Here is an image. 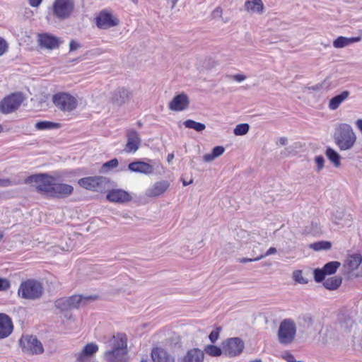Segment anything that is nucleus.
<instances>
[{"label":"nucleus","mask_w":362,"mask_h":362,"mask_svg":"<svg viewBox=\"0 0 362 362\" xmlns=\"http://www.w3.org/2000/svg\"><path fill=\"white\" fill-rule=\"evenodd\" d=\"M362 257L360 254L350 255L346 260L344 266L349 272L356 270L361 264Z\"/></svg>","instance_id":"30"},{"label":"nucleus","mask_w":362,"mask_h":362,"mask_svg":"<svg viewBox=\"0 0 362 362\" xmlns=\"http://www.w3.org/2000/svg\"><path fill=\"white\" fill-rule=\"evenodd\" d=\"M54 105L62 111L71 112L75 110L78 105L77 99L70 93L59 92L52 97Z\"/></svg>","instance_id":"6"},{"label":"nucleus","mask_w":362,"mask_h":362,"mask_svg":"<svg viewBox=\"0 0 362 362\" xmlns=\"http://www.w3.org/2000/svg\"><path fill=\"white\" fill-rule=\"evenodd\" d=\"M174 158V155L173 153L168 154L167 157V160L168 162H170Z\"/></svg>","instance_id":"59"},{"label":"nucleus","mask_w":362,"mask_h":362,"mask_svg":"<svg viewBox=\"0 0 362 362\" xmlns=\"http://www.w3.org/2000/svg\"><path fill=\"white\" fill-rule=\"evenodd\" d=\"M356 140L357 136L350 124L341 123L337 126L334 141L341 151L351 149L355 146Z\"/></svg>","instance_id":"2"},{"label":"nucleus","mask_w":362,"mask_h":362,"mask_svg":"<svg viewBox=\"0 0 362 362\" xmlns=\"http://www.w3.org/2000/svg\"><path fill=\"white\" fill-rule=\"evenodd\" d=\"M22 351L28 355H38L44 352L42 344L35 336L23 335L19 339Z\"/></svg>","instance_id":"5"},{"label":"nucleus","mask_w":362,"mask_h":362,"mask_svg":"<svg viewBox=\"0 0 362 362\" xmlns=\"http://www.w3.org/2000/svg\"><path fill=\"white\" fill-rule=\"evenodd\" d=\"M315 163L317 167V170L320 171L324 168L325 159L322 156H317L315 158Z\"/></svg>","instance_id":"45"},{"label":"nucleus","mask_w":362,"mask_h":362,"mask_svg":"<svg viewBox=\"0 0 362 362\" xmlns=\"http://www.w3.org/2000/svg\"><path fill=\"white\" fill-rule=\"evenodd\" d=\"M250 126L248 124H240L235 127L233 133L236 136H243L246 134L248 132Z\"/></svg>","instance_id":"38"},{"label":"nucleus","mask_w":362,"mask_h":362,"mask_svg":"<svg viewBox=\"0 0 362 362\" xmlns=\"http://www.w3.org/2000/svg\"><path fill=\"white\" fill-rule=\"evenodd\" d=\"M216 159V157L211 153H206L203 156V160L206 163H209Z\"/></svg>","instance_id":"50"},{"label":"nucleus","mask_w":362,"mask_h":362,"mask_svg":"<svg viewBox=\"0 0 362 362\" xmlns=\"http://www.w3.org/2000/svg\"><path fill=\"white\" fill-rule=\"evenodd\" d=\"M26 183L33 184L37 191L50 194L54 179L45 174H37L29 176L25 180Z\"/></svg>","instance_id":"7"},{"label":"nucleus","mask_w":362,"mask_h":362,"mask_svg":"<svg viewBox=\"0 0 362 362\" xmlns=\"http://www.w3.org/2000/svg\"><path fill=\"white\" fill-rule=\"evenodd\" d=\"M342 280L340 277L333 276L328 278L323 282V286L329 290H335L337 289L341 284Z\"/></svg>","instance_id":"32"},{"label":"nucleus","mask_w":362,"mask_h":362,"mask_svg":"<svg viewBox=\"0 0 362 362\" xmlns=\"http://www.w3.org/2000/svg\"><path fill=\"white\" fill-rule=\"evenodd\" d=\"M204 351L211 356H219L223 353L221 349L214 345H207L204 349Z\"/></svg>","instance_id":"37"},{"label":"nucleus","mask_w":362,"mask_h":362,"mask_svg":"<svg viewBox=\"0 0 362 362\" xmlns=\"http://www.w3.org/2000/svg\"><path fill=\"white\" fill-rule=\"evenodd\" d=\"M341 264L340 262H337V261H333V262H329L328 263H327L324 267H323V270L325 271V272L326 273V274H333L336 272V271L337 270V269L340 267Z\"/></svg>","instance_id":"34"},{"label":"nucleus","mask_w":362,"mask_h":362,"mask_svg":"<svg viewBox=\"0 0 362 362\" xmlns=\"http://www.w3.org/2000/svg\"><path fill=\"white\" fill-rule=\"evenodd\" d=\"M245 10L249 13H262L264 4L262 0H247L245 3Z\"/></svg>","instance_id":"29"},{"label":"nucleus","mask_w":362,"mask_h":362,"mask_svg":"<svg viewBox=\"0 0 362 362\" xmlns=\"http://www.w3.org/2000/svg\"><path fill=\"white\" fill-rule=\"evenodd\" d=\"M23 96L20 93H13L5 98L0 103V110L2 113L8 114L19 107L23 101Z\"/></svg>","instance_id":"9"},{"label":"nucleus","mask_w":362,"mask_h":362,"mask_svg":"<svg viewBox=\"0 0 362 362\" xmlns=\"http://www.w3.org/2000/svg\"><path fill=\"white\" fill-rule=\"evenodd\" d=\"M104 358L107 362H123L128 354L127 337L124 333L113 335L107 342Z\"/></svg>","instance_id":"1"},{"label":"nucleus","mask_w":362,"mask_h":362,"mask_svg":"<svg viewBox=\"0 0 362 362\" xmlns=\"http://www.w3.org/2000/svg\"><path fill=\"white\" fill-rule=\"evenodd\" d=\"M107 183V178L102 176L87 177L78 180L80 186L86 189L93 191H102Z\"/></svg>","instance_id":"11"},{"label":"nucleus","mask_w":362,"mask_h":362,"mask_svg":"<svg viewBox=\"0 0 362 362\" xmlns=\"http://www.w3.org/2000/svg\"><path fill=\"white\" fill-rule=\"evenodd\" d=\"M42 1V0H28L29 4L32 7H38L41 4Z\"/></svg>","instance_id":"54"},{"label":"nucleus","mask_w":362,"mask_h":362,"mask_svg":"<svg viewBox=\"0 0 362 362\" xmlns=\"http://www.w3.org/2000/svg\"><path fill=\"white\" fill-rule=\"evenodd\" d=\"M276 252V249L275 247H270L267 252L266 253H264V255H259V257H262V258L264 257H266L267 256H269V255H274Z\"/></svg>","instance_id":"52"},{"label":"nucleus","mask_w":362,"mask_h":362,"mask_svg":"<svg viewBox=\"0 0 362 362\" xmlns=\"http://www.w3.org/2000/svg\"><path fill=\"white\" fill-rule=\"evenodd\" d=\"M326 273L322 269H316L314 271V278L317 282H321L324 280Z\"/></svg>","instance_id":"41"},{"label":"nucleus","mask_w":362,"mask_h":362,"mask_svg":"<svg viewBox=\"0 0 362 362\" xmlns=\"http://www.w3.org/2000/svg\"><path fill=\"white\" fill-rule=\"evenodd\" d=\"M97 297L93 296L74 295L69 298L70 308L71 310L78 308L81 306L85 305L88 301L94 300Z\"/></svg>","instance_id":"26"},{"label":"nucleus","mask_w":362,"mask_h":362,"mask_svg":"<svg viewBox=\"0 0 362 362\" xmlns=\"http://www.w3.org/2000/svg\"><path fill=\"white\" fill-rule=\"evenodd\" d=\"M55 307L62 311L71 310L69 298H62L55 301Z\"/></svg>","instance_id":"35"},{"label":"nucleus","mask_w":362,"mask_h":362,"mask_svg":"<svg viewBox=\"0 0 362 362\" xmlns=\"http://www.w3.org/2000/svg\"><path fill=\"white\" fill-rule=\"evenodd\" d=\"M331 243L328 241H319L310 244V247L315 251L329 250L331 247Z\"/></svg>","instance_id":"36"},{"label":"nucleus","mask_w":362,"mask_h":362,"mask_svg":"<svg viewBox=\"0 0 362 362\" xmlns=\"http://www.w3.org/2000/svg\"><path fill=\"white\" fill-rule=\"evenodd\" d=\"M325 155L335 167L338 168L340 166L341 157H340L339 154L334 149H333L330 147H328L326 149Z\"/></svg>","instance_id":"31"},{"label":"nucleus","mask_w":362,"mask_h":362,"mask_svg":"<svg viewBox=\"0 0 362 362\" xmlns=\"http://www.w3.org/2000/svg\"><path fill=\"white\" fill-rule=\"evenodd\" d=\"M95 20L96 25L100 29H108L119 24V20L106 11H101Z\"/></svg>","instance_id":"14"},{"label":"nucleus","mask_w":362,"mask_h":362,"mask_svg":"<svg viewBox=\"0 0 362 362\" xmlns=\"http://www.w3.org/2000/svg\"><path fill=\"white\" fill-rule=\"evenodd\" d=\"M57 126H58L57 124L48 121H40L35 124V128L38 130L49 129Z\"/></svg>","instance_id":"39"},{"label":"nucleus","mask_w":362,"mask_h":362,"mask_svg":"<svg viewBox=\"0 0 362 362\" xmlns=\"http://www.w3.org/2000/svg\"><path fill=\"white\" fill-rule=\"evenodd\" d=\"M75 7L74 0H54L52 5L53 15L59 20L69 18Z\"/></svg>","instance_id":"8"},{"label":"nucleus","mask_w":362,"mask_h":362,"mask_svg":"<svg viewBox=\"0 0 362 362\" xmlns=\"http://www.w3.org/2000/svg\"><path fill=\"white\" fill-rule=\"evenodd\" d=\"M262 259V257H257L255 258H241L239 259V262L241 263H247V262H256V261H258Z\"/></svg>","instance_id":"49"},{"label":"nucleus","mask_w":362,"mask_h":362,"mask_svg":"<svg viewBox=\"0 0 362 362\" xmlns=\"http://www.w3.org/2000/svg\"><path fill=\"white\" fill-rule=\"evenodd\" d=\"M186 128L192 129L198 132H202L206 129V125L203 123L197 122L192 119H187L183 122Z\"/></svg>","instance_id":"33"},{"label":"nucleus","mask_w":362,"mask_h":362,"mask_svg":"<svg viewBox=\"0 0 362 362\" xmlns=\"http://www.w3.org/2000/svg\"><path fill=\"white\" fill-rule=\"evenodd\" d=\"M151 358L153 362H175V358L161 348L153 349L151 351Z\"/></svg>","instance_id":"25"},{"label":"nucleus","mask_w":362,"mask_h":362,"mask_svg":"<svg viewBox=\"0 0 362 362\" xmlns=\"http://www.w3.org/2000/svg\"><path fill=\"white\" fill-rule=\"evenodd\" d=\"M225 151V148L223 146H216L212 149L211 153L216 158L221 156Z\"/></svg>","instance_id":"46"},{"label":"nucleus","mask_w":362,"mask_h":362,"mask_svg":"<svg viewBox=\"0 0 362 362\" xmlns=\"http://www.w3.org/2000/svg\"><path fill=\"white\" fill-rule=\"evenodd\" d=\"M350 95L349 90H344L340 94L332 98L328 104L330 110H336L339 108L342 103H344Z\"/></svg>","instance_id":"27"},{"label":"nucleus","mask_w":362,"mask_h":362,"mask_svg":"<svg viewBox=\"0 0 362 362\" xmlns=\"http://www.w3.org/2000/svg\"><path fill=\"white\" fill-rule=\"evenodd\" d=\"M243 349L244 342L238 337L230 338L223 344V354L230 357L240 354Z\"/></svg>","instance_id":"10"},{"label":"nucleus","mask_w":362,"mask_h":362,"mask_svg":"<svg viewBox=\"0 0 362 362\" xmlns=\"http://www.w3.org/2000/svg\"><path fill=\"white\" fill-rule=\"evenodd\" d=\"M8 49V43L6 41L0 37V56H2Z\"/></svg>","instance_id":"47"},{"label":"nucleus","mask_w":362,"mask_h":362,"mask_svg":"<svg viewBox=\"0 0 362 362\" xmlns=\"http://www.w3.org/2000/svg\"><path fill=\"white\" fill-rule=\"evenodd\" d=\"M73 187L68 184L53 182L49 196L57 198H64L73 192Z\"/></svg>","instance_id":"20"},{"label":"nucleus","mask_w":362,"mask_h":362,"mask_svg":"<svg viewBox=\"0 0 362 362\" xmlns=\"http://www.w3.org/2000/svg\"><path fill=\"white\" fill-rule=\"evenodd\" d=\"M221 13H222L221 8L218 7L214 10V11L212 13V16L214 18H218V17H221Z\"/></svg>","instance_id":"55"},{"label":"nucleus","mask_w":362,"mask_h":362,"mask_svg":"<svg viewBox=\"0 0 362 362\" xmlns=\"http://www.w3.org/2000/svg\"><path fill=\"white\" fill-rule=\"evenodd\" d=\"M312 225L314 226V229L313 230H308L307 228L305 229V232L307 233H311L313 235H315L317 234L318 232H319V227H318V224L317 223H315V224L314 223H312Z\"/></svg>","instance_id":"53"},{"label":"nucleus","mask_w":362,"mask_h":362,"mask_svg":"<svg viewBox=\"0 0 362 362\" xmlns=\"http://www.w3.org/2000/svg\"><path fill=\"white\" fill-rule=\"evenodd\" d=\"M107 199L111 202L124 203L132 200L130 194L123 189H112L107 194Z\"/></svg>","instance_id":"22"},{"label":"nucleus","mask_w":362,"mask_h":362,"mask_svg":"<svg viewBox=\"0 0 362 362\" xmlns=\"http://www.w3.org/2000/svg\"><path fill=\"white\" fill-rule=\"evenodd\" d=\"M332 220L337 225L350 226L352 222V217L351 214H346L344 209H340L336 210L333 214Z\"/></svg>","instance_id":"23"},{"label":"nucleus","mask_w":362,"mask_h":362,"mask_svg":"<svg viewBox=\"0 0 362 362\" xmlns=\"http://www.w3.org/2000/svg\"><path fill=\"white\" fill-rule=\"evenodd\" d=\"M250 362H262V360L261 359H255V360L250 361Z\"/></svg>","instance_id":"61"},{"label":"nucleus","mask_w":362,"mask_h":362,"mask_svg":"<svg viewBox=\"0 0 362 362\" xmlns=\"http://www.w3.org/2000/svg\"><path fill=\"white\" fill-rule=\"evenodd\" d=\"M287 142H288V139L286 137H281L279 139L278 141L276 142V144L278 145H281V146H285L287 144Z\"/></svg>","instance_id":"57"},{"label":"nucleus","mask_w":362,"mask_h":362,"mask_svg":"<svg viewBox=\"0 0 362 362\" xmlns=\"http://www.w3.org/2000/svg\"><path fill=\"white\" fill-rule=\"evenodd\" d=\"M132 96V93L130 90L119 88L112 93L110 102L112 105L120 107L129 102Z\"/></svg>","instance_id":"13"},{"label":"nucleus","mask_w":362,"mask_h":362,"mask_svg":"<svg viewBox=\"0 0 362 362\" xmlns=\"http://www.w3.org/2000/svg\"><path fill=\"white\" fill-rule=\"evenodd\" d=\"M293 278L296 281L300 284H306L307 281L303 276L302 272L300 270L295 271L293 272Z\"/></svg>","instance_id":"42"},{"label":"nucleus","mask_w":362,"mask_h":362,"mask_svg":"<svg viewBox=\"0 0 362 362\" xmlns=\"http://www.w3.org/2000/svg\"><path fill=\"white\" fill-rule=\"evenodd\" d=\"M37 42L42 48L48 49H57L62 43L59 37L47 33L39 34L37 35Z\"/></svg>","instance_id":"12"},{"label":"nucleus","mask_w":362,"mask_h":362,"mask_svg":"<svg viewBox=\"0 0 362 362\" xmlns=\"http://www.w3.org/2000/svg\"><path fill=\"white\" fill-rule=\"evenodd\" d=\"M356 126L358 128V129L360 131V132L362 134V119H358L355 122Z\"/></svg>","instance_id":"58"},{"label":"nucleus","mask_w":362,"mask_h":362,"mask_svg":"<svg viewBox=\"0 0 362 362\" xmlns=\"http://www.w3.org/2000/svg\"><path fill=\"white\" fill-rule=\"evenodd\" d=\"M169 187L170 182L168 180L157 181L146 190L145 196L148 198L158 197L164 194Z\"/></svg>","instance_id":"16"},{"label":"nucleus","mask_w":362,"mask_h":362,"mask_svg":"<svg viewBox=\"0 0 362 362\" xmlns=\"http://www.w3.org/2000/svg\"><path fill=\"white\" fill-rule=\"evenodd\" d=\"M13 325L11 317L4 314H0V339L8 337L13 332Z\"/></svg>","instance_id":"21"},{"label":"nucleus","mask_w":362,"mask_h":362,"mask_svg":"<svg viewBox=\"0 0 362 362\" xmlns=\"http://www.w3.org/2000/svg\"><path fill=\"white\" fill-rule=\"evenodd\" d=\"M361 40V36L353 37H346L343 36H339L333 41V46L337 49L344 48L353 43L360 42Z\"/></svg>","instance_id":"28"},{"label":"nucleus","mask_w":362,"mask_h":362,"mask_svg":"<svg viewBox=\"0 0 362 362\" xmlns=\"http://www.w3.org/2000/svg\"><path fill=\"white\" fill-rule=\"evenodd\" d=\"M98 351L96 344L89 343L78 353L75 354L76 362H89L91 357Z\"/></svg>","instance_id":"19"},{"label":"nucleus","mask_w":362,"mask_h":362,"mask_svg":"<svg viewBox=\"0 0 362 362\" xmlns=\"http://www.w3.org/2000/svg\"><path fill=\"white\" fill-rule=\"evenodd\" d=\"M221 327H217L210 333L209 338L212 343H215L218 339Z\"/></svg>","instance_id":"43"},{"label":"nucleus","mask_w":362,"mask_h":362,"mask_svg":"<svg viewBox=\"0 0 362 362\" xmlns=\"http://www.w3.org/2000/svg\"><path fill=\"white\" fill-rule=\"evenodd\" d=\"M80 47H81L80 45L74 40H71L69 43L70 52L75 51L77 49H78Z\"/></svg>","instance_id":"51"},{"label":"nucleus","mask_w":362,"mask_h":362,"mask_svg":"<svg viewBox=\"0 0 362 362\" xmlns=\"http://www.w3.org/2000/svg\"><path fill=\"white\" fill-rule=\"evenodd\" d=\"M193 180H190L189 182H187L185 180H183L182 181V184L184 186H187L189 185H190L191 183H192Z\"/></svg>","instance_id":"60"},{"label":"nucleus","mask_w":362,"mask_h":362,"mask_svg":"<svg viewBox=\"0 0 362 362\" xmlns=\"http://www.w3.org/2000/svg\"><path fill=\"white\" fill-rule=\"evenodd\" d=\"M128 169L131 172L141 173L146 175H151L155 171L153 164L141 160H136L130 163L128 165Z\"/></svg>","instance_id":"17"},{"label":"nucleus","mask_w":362,"mask_h":362,"mask_svg":"<svg viewBox=\"0 0 362 362\" xmlns=\"http://www.w3.org/2000/svg\"><path fill=\"white\" fill-rule=\"evenodd\" d=\"M300 319L303 327H310L313 325L314 320L310 314L303 315Z\"/></svg>","instance_id":"40"},{"label":"nucleus","mask_w":362,"mask_h":362,"mask_svg":"<svg viewBox=\"0 0 362 362\" xmlns=\"http://www.w3.org/2000/svg\"><path fill=\"white\" fill-rule=\"evenodd\" d=\"M137 125L140 127H141V126H142V123H141L140 121H139V122H137Z\"/></svg>","instance_id":"62"},{"label":"nucleus","mask_w":362,"mask_h":362,"mask_svg":"<svg viewBox=\"0 0 362 362\" xmlns=\"http://www.w3.org/2000/svg\"><path fill=\"white\" fill-rule=\"evenodd\" d=\"M119 164L118 160L117 158H113L103 165V168H116Z\"/></svg>","instance_id":"44"},{"label":"nucleus","mask_w":362,"mask_h":362,"mask_svg":"<svg viewBox=\"0 0 362 362\" xmlns=\"http://www.w3.org/2000/svg\"><path fill=\"white\" fill-rule=\"evenodd\" d=\"M203 360L204 352L199 349H192L186 355L179 358L177 362H202Z\"/></svg>","instance_id":"24"},{"label":"nucleus","mask_w":362,"mask_h":362,"mask_svg":"<svg viewBox=\"0 0 362 362\" xmlns=\"http://www.w3.org/2000/svg\"><path fill=\"white\" fill-rule=\"evenodd\" d=\"M141 362H148L147 360L142 359Z\"/></svg>","instance_id":"64"},{"label":"nucleus","mask_w":362,"mask_h":362,"mask_svg":"<svg viewBox=\"0 0 362 362\" xmlns=\"http://www.w3.org/2000/svg\"><path fill=\"white\" fill-rule=\"evenodd\" d=\"M233 78L238 82H241L246 78V76L243 74H235L233 76Z\"/></svg>","instance_id":"56"},{"label":"nucleus","mask_w":362,"mask_h":362,"mask_svg":"<svg viewBox=\"0 0 362 362\" xmlns=\"http://www.w3.org/2000/svg\"><path fill=\"white\" fill-rule=\"evenodd\" d=\"M296 334V326L293 320L290 318L285 319L280 323L278 339L281 344H289L293 342Z\"/></svg>","instance_id":"4"},{"label":"nucleus","mask_w":362,"mask_h":362,"mask_svg":"<svg viewBox=\"0 0 362 362\" xmlns=\"http://www.w3.org/2000/svg\"><path fill=\"white\" fill-rule=\"evenodd\" d=\"M10 286L9 282L4 279H0V291H4Z\"/></svg>","instance_id":"48"},{"label":"nucleus","mask_w":362,"mask_h":362,"mask_svg":"<svg viewBox=\"0 0 362 362\" xmlns=\"http://www.w3.org/2000/svg\"><path fill=\"white\" fill-rule=\"evenodd\" d=\"M18 293L22 298L36 300L42 296L43 293V286L38 281L28 279L21 284Z\"/></svg>","instance_id":"3"},{"label":"nucleus","mask_w":362,"mask_h":362,"mask_svg":"<svg viewBox=\"0 0 362 362\" xmlns=\"http://www.w3.org/2000/svg\"><path fill=\"white\" fill-rule=\"evenodd\" d=\"M132 1L135 4H138V0H132Z\"/></svg>","instance_id":"63"},{"label":"nucleus","mask_w":362,"mask_h":362,"mask_svg":"<svg viewBox=\"0 0 362 362\" xmlns=\"http://www.w3.org/2000/svg\"><path fill=\"white\" fill-rule=\"evenodd\" d=\"M189 105V97L185 93H182L173 98L168 104V107L173 111L180 112L186 110Z\"/></svg>","instance_id":"18"},{"label":"nucleus","mask_w":362,"mask_h":362,"mask_svg":"<svg viewBox=\"0 0 362 362\" xmlns=\"http://www.w3.org/2000/svg\"><path fill=\"white\" fill-rule=\"evenodd\" d=\"M127 142L124 151L127 153H135L139 148L141 139L139 133L134 129L127 132Z\"/></svg>","instance_id":"15"}]
</instances>
